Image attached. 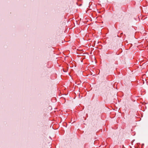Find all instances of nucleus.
I'll list each match as a JSON object with an SVG mask.
<instances>
[{"label":"nucleus","mask_w":148,"mask_h":148,"mask_svg":"<svg viewBox=\"0 0 148 148\" xmlns=\"http://www.w3.org/2000/svg\"><path fill=\"white\" fill-rule=\"evenodd\" d=\"M67 71H68V69H66L65 70H64V69L63 70V71L65 72H67Z\"/></svg>","instance_id":"nucleus-1"},{"label":"nucleus","mask_w":148,"mask_h":148,"mask_svg":"<svg viewBox=\"0 0 148 148\" xmlns=\"http://www.w3.org/2000/svg\"><path fill=\"white\" fill-rule=\"evenodd\" d=\"M134 140H133V141H132L131 142V144H132V145H133V141H134Z\"/></svg>","instance_id":"nucleus-2"},{"label":"nucleus","mask_w":148,"mask_h":148,"mask_svg":"<svg viewBox=\"0 0 148 148\" xmlns=\"http://www.w3.org/2000/svg\"><path fill=\"white\" fill-rule=\"evenodd\" d=\"M123 148H125L124 147H123Z\"/></svg>","instance_id":"nucleus-8"},{"label":"nucleus","mask_w":148,"mask_h":148,"mask_svg":"<svg viewBox=\"0 0 148 148\" xmlns=\"http://www.w3.org/2000/svg\"><path fill=\"white\" fill-rule=\"evenodd\" d=\"M140 144V143H137V144Z\"/></svg>","instance_id":"nucleus-6"},{"label":"nucleus","mask_w":148,"mask_h":148,"mask_svg":"<svg viewBox=\"0 0 148 148\" xmlns=\"http://www.w3.org/2000/svg\"><path fill=\"white\" fill-rule=\"evenodd\" d=\"M130 148H132V147L131 146H130Z\"/></svg>","instance_id":"nucleus-7"},{"label":"nucleus","mask_w":148,"mask_h":148,"mask_svg":"<svg viewBox=\"0 0 148 148\" xmlns=\"http://www.w3.org/2000/svg\"><path fill=\"white\" fill-rule=\"evenodd\" d=\"M78 1H81L82 0H78Z\"/></svg>","instance_id":"nucleus-4"},{"label":"nucleus","mask_w":148,"mask_h":148,"mask_svg":"<svg viewBox=\"0 0 148 148\" xmlns=\"http://www.w3.org/2000/svg\"><path fill=\"white\" fill-rule=\"evenodd\" d=\"M144 145V144H142V146H143Z\"/></svg>","instance_id":"nucleus-3"},{"label":"nucleus","mask_w":148,"mask_h":148,"mask_svg":"<svg viewBox=\"0 0 148 148\" xmlns=\"http://www.w3.org/2000/svg\"><path fill=\"white\" fill-rule=\"evenodd\" d=\"M86 116H87V117H88V114H86Z\"/></svg>","instance_id":"nucleus-5"}]
</instances>
